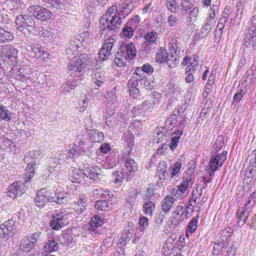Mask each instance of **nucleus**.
Segmentation results:
<instances>
[{
	"instance_id": "f257e3e1",
	"label": "nucleus",
	"mask_w": 256,
	"mask_h": 256,
	"mask_svg": "<svg viewBox=\"0 0 256 256\" xmlns=\"http://www.w3.org/2000/svg\"><path fill=\"white\" fill-rule=\"evenodd\" d=\"M92 60L87 54H80L70 58L68 64V74L72 77L81 76L90 68Z\"/></svg>"
},
{
	"instance_id": "f03ea898",
	"label": "nucleus",
	"mask_w": 256,
	"mask_h": 256,
	"mask_svg": "<svg viewBox=\"0 0 256 256\" xmlns=\"http://www.w3.org/2000/svg\"><path fill=\"white\" fill-rule=\"evenodd\" d=\"M136 49L132 42L122 44L116 54L114 62L118 67L126 65L128 60H133L136 56Z\"/></svg>"
},
{
	"instance_id": "7ed1b4c3",
	"label": "nucleus",
	"mask_w": 256,
	"mask_h": 256,
	"mask_svg": "<svg viewBox=\"0 0 256 256\" xmlns=\"http://www.w3.org/2000/svg\"><path fill=\"white\" fill-rule=\"evenodd\" d=\"M121 20L122 17L118 16L116 14L111 17H108V14H105L100 20V27L102 30H108L116 32L122 22Z\"/></svg>"
},
{
	"instance_id": "20e7f679",
	"label": "nucleus",
	"mask_w": 256,
	"mask_h": 256,
	"mask_svg": "<svg viewBox=\"0 0 256 256\" xmlns=\"http://www.w3.org/2000/svg\"><path fill=\"white\" fill-rule=\"evenodd\" d=\"M227 152L224 150L222 154H212L210 158L208 165L206 168L210 176H213L218 167H221L226 159Z\"/></svg>"
},
{
	"instance_id": "39448f33",
	"label": "nucleus",
	"mask_w": 256,
	"mask_h": 256,
	"mask_svg": "<svg viewBox=\"0 0 256 256\" xmlns=\"http://www.w3.org/2000/svg\"><path fill=\"white\" fill-rule=\"evenodd\" d=\"M16 28L20 32L24 30L32 32L35 28V20L32 16L27 14H18L15 20Z\"/></svg>"
},
{
	"instance_id": "423d86ee",
	"label": "nucleus",
	"mask_w": 256,
	"mask_h": 256,
	"mask_svg": "<svg viewBox=\"0 0 256 256\" xmlns=\"http://www.w3.org/2000/svg\"><path fill=\"white\" fill-rule=\"evenodd\" d=\"M28 11L34 18L41 21L49 20L52 16V12L48 10L40 5L30 6Z\"/></svg>"
},
{
	"instance_id": "0eeeda50",
	"label": "nucleus",
	"mask_w": 256,
	"mask_h": 256,
	"mask_svg": "<svg viewBox=\"0 0 256 256\" xmlns=\"http://www.w3.org/2000/svg\"><path fill=\"white\" fill-rule=\"evenodd\" d=\"M140 22V18L138 16H135L130 19L122 28L121 35L126 38H130L136 30Z\"/></svg>"
},
{
	"instance_id": "6e6552de",
	"label": "nucleus",
	"mask_w": 256,
	"mask_h": 256,
	"mask_svg": "<svg viewBox=\"0 0 256 256\" xmlns=\"http://www.w3.org/2000/svg\"><path fill=\"white\" fill-rule=\"evenodd\" d=\"M251 26L249 30L250 37L244 39V45L248 48L252 43L254 49H256V16H253L250 19Z\"/></svg>"
},
{
	"instance_id": "1a4fd4ad",
	"label": "nucleus",
	"mask_w": 256,
	"mask_h": 256,
	"mask_svg": "<svg viewBox=\"0 0 256 256\" xmlns=\"http://www.w3.org/2000/svg\"><path fill=\"white\" fill-rule=\"evenodd\" d=\"M26 192V188L22 182L16 181L8 187V196L15 198L22 196Z\"/></svg>"
},
{
	"instance_id": "9d476101",
	"label": "nucleus",
	"mask_w": 256,
	"mask_h": 256,
	"mask_svg": "<svg viewBox=\"0 0 256 256\" xmlns=\"http://www.w3.org/2000/svg\"><path fill=\"white\" fill-rule=\"evenodd\" d=\"M54 201L52 196L48 195V192L44 188L38 190L34 198V204L36 206L43 208L46 203L52 202Z\"/></svg>"
},
{
	"instance_id": "9b49d317",
	"label": "nucleus",
	"mask_w": 256,
	"mask_h": 256,
	"mask_svg": "<svg viewBox=\"0 0 256 256\" xmlns=\"http://www.w3.org/2000/svg\"><path fill=\"white\" fill-rule=\"evenodd\" d=\"M183 214H172L166 222L165 226L166 230L168 233L174 232L176 228L180 226V223L182 222L184 218H182Z\"/></svg>"
},
{
	"instance_id": "f8f14e48",
	"label": "nucleus",
	"mask_w": 256,
	"mask_h": 256,
	"mask_svg": "<svg viewBox=\"0 0 256 256\" xmlns=\"http://www.w3.org/2000/svg\"><path fill=\"white\" fill-rule=\"evenodd\" d=\"M252 206L253 204L252 207L242 206L236 212L237 224L238 226L242 227L244 223L246 224L248 218L252 212Z\"/></svg>"
},
{
	"instance_id": "ddd939ff",
	"label": "nucleus",
	"mask_w": 256,
	"mask_h": 256,
	"mask_svg": "<svg viewBox=\"0 0 256 256\" xmlns=\"http://www.w3.org/2000/svg\"><path fill=\"white\" fill-rule=\"evenodd\" d=\"M114 39L108 40L106 43L103 44L98 54L100 60L103 61L108 58L114 46Z\"/></svg>"
},
{
	"instance_id": "4468645a",
	"label": "nucleus",
	"mask_w": 256,
	"mask_h": 256,
	"mask_svg": "<svg viewBox=\"0 0 256 256\" xmlns=\"http://www.w3.org/2000/svg\"><path fill=\"white\" fill-rule=\"evenodd\" d=\"M157 34L155 32H148L144 36L146 41L142 44V48L145 52L148 53L154 44H156Z\"/></svg>"
},
{
	"instance_id": "2eb2a0df",
	"label": "nucleus",
	"mask_w": 256,
	"mask_h": 256,
	"mask_svg": "<svg viewBox=\"0 0 256 256\" xmlns=\"http://www.w3.org/2000/svg\"><path fill=\"white\" fill-rule=\"evenodd\" d=\"M88 199L84 194H80L76 202H74L72 204V208L74 211L79 214L82 213L86 209L87 206Z\"/></svg>"
},
{
	"instance_id": "dca6fc26",
	"label": "nucleus",
	"mask_w": 256,
	"mask_h": 256,
	"mask_svg": "<svg viewBox=\"0 0 256 256\" xmlns=\"http://www.w3.org/2000/svg\"><path fill=\"white\" fill-rule=\"evenodd\" d=\"M82 49V46L76 42V40L73 38L66 52L69 57L72 56H78V55Z\"/></svg>"
},
{
	"instance_id": "f3484780",
	"label": "nucleus",
	"mask_w": 256,
	"mask_h": 256,
	"mask_svg": "<svg viewBox=\"0 0 256 256\" xmlns=\"http://www.w3.org/2000/svg\"><path fill=\"white\" fill-rule=\"evenodd\" d=\"M52 196L54 201L52 202H55L57 204H62L68 202L70 200V195L69 193L64 192H55Z\"/></svg>"
},
{
	"instance_id": "a211bd4d",
	"label": "nucleus",
	"mask_w": 256,
	"mask_h": 256,
	"mask_svg": "<svg viewBox=\"0 0 256 256\" xmlns=\"http://www.w3.org/2000/svg\"><path fill=\"white\" fill-rule=\"evenodd\" d=\"M98 200L95 202L94 208L98 211H108L112 208V203L108 199Z\"/></svg>"
},
{
	"instance_id": "6ab92c4d",
	"label": "nucleus",
	"mask_w": 256,
	"mask_h": 256,
	"mask_svg": "<svg viewBox=\"0 0 256 256\" xmlns=\"http://www.w3.org/2000/svg\"><path fill=\"white\" fill-rule=\"evenodd\" d=\"M28 164L26 169V172L24 174V178L25 180V184L31 180L35 174V170L36 167V164L34 160L28 162Z\"/></svg>"
},
{
	"instance_id": "aec40b11",
	"label": "nucleus",
	"mask_w": 256,
	"mask_h": 256,
	"mask_svg": "<svg viewBox=\"0 0 256 256\" xmlns=\"http://www.w3.org/2000/svg\"><path fill=\"white\" fill-rule=\"evenodd\" d=\"M178 38L176 35L172 36L169 42V50L170 58L178 56L180 54V50L178 45Z\"/></svg>"
},
{
	"instance_id": "412c9836",
	"label": "nucleus",
	"mask_w": 256,
	"mask_h": 256,
	"mask_svg": "<svg viewBox=\"0 0 256 256\" xmlns=\"http://www.w3.org/2000/svg\"><path fill=\"white\" fill-rule=\"evenodd\" d=\"M100 170V168L98 166L95 167H90L86 168L84 170H82V178L84 176L89 178L90 180H96L98 178V176L100 174L98 172V170Z\"/></svg>"
},
{
	"instance_id": "4be33fe9",
	"label": "nucleus",
	"mask_w": 256,
	"mask_h": 256,
	"mask_svg": "<svg viewBox=\"0 0 256 256\" xmlns=\"http://www.w3.org/2000/svg\"><path fill=\"white\" fill-rule=\"evenodd\" d=\"M169 128H166L164 127L156 128V136L154 138V140L158 142H163L164 140H166L167 139H168L170 136Z\"/></svg>"
},
{
	"instance_id": "5701e85b",
	"label": "nucleus",
	"mask_w": 256,
	"mask_h": 256,
	"mask_svg": "<svg viewBox=\"0 0 256 256\" xmlns=\"http://www.w3.org/2000/svg\"><path fill=\"white\" fill-rule=\"evenodd\" d=\"M104 223L103 220L98 215H94L92 217L89 222L90 226L88 230L96 234V228L102 226Z\"/></svg>"
},
{
	"instance_id": "b1692460",
	"label": "nucleus",
	"mask_w": 256,
	"mask_h": 256,
	"mask_svg": "<svg viewBox=\"0 0 256 256\" xmlns=\"http://www.w3.org/2000/svg\"><path fill=\"white\" fill-rule=\"evenodd\" d=\"M176 201V200L172 196H166L161 202L162 212H168Z\"/></svg>"
},
{
	"instance_id": "393cba45",
	"label": "nucleus",
	"mask_w": 256,
	"mask_h": 256,
	"mask_svg": "<svg viewBox=\"0 0 256 256\" xmlns=\"http://www.w3.org/2000/svg\"><path fill=\"white\" fill-rule=\"evenodd\" d=\"M170 55L168 54L166 50H163L162 48H160L157 53L156 57V60L157 62L162 64L166 62V64H169V62L172 60L170 59Z\"/></svg>"
},
{
	"instance_id": "a878e982",
	"label": "nucleus",
	"mask_w": 256,
	"mask_h": 256,
	"mask_svg": "<svg viewBox=\"0 0 256 256\" xmlns=\"http://www.w3.org/2000/svg\"><path fill=\"white\" fill-rule=\"evenodd\" d=\"M3 53L4 57L7 58L8 60H12V61L17 58L18 51L12 45L6 46Z\"/></svg>"
},
{
	"instance_id": "bb28decb",
	"label": "nucleus",
	"mask_w": 256,
	"mask_h": 256,
	"mask_svg": "<svg viewBox=\"0 0 256 256\" xmlns=\"http://www.w3.org/2000/svg\"><path fill=\"white\" fill-rule=\"evenodd\" d=\"M34 246L33 242H30L26 236L21 240L19 248L23 252H30Z\"/></svg>"
},
{
	"instance_id": "cd10ccee",
	"label": "nucleus",
	"mask_w": 256,
	"mask_h": 256,
	"mask_svg": "<svg viewBox=\"0 0 256 256\" xmlns=\"http://www.w3.org/2000/svg\"><path fill=\"white\" fill-rule=\"evenodd\" d=\"M88 134L89 138L93 142H100L104 139V134L96 129L90 130Z\"/></svg>"
},
{
	"instance_id": "c85d7f7f",
	"label": "nucleus",
	"mask_w": 256,
	"mask_h": 256,
	"mask_svg": "<svg viewBox=\"0 0 256 256\" xmlns=\"http://www.w3.org/2000/svg\"><path fill=\"white\" fill-rule=\"evenodd\" d=\"M66 0H47V6L48 8L62 10L65 8Z\"/></svg>"
},
{
	"instance_id": "c756f323",
	"label": "nucleus",
	"mask_w": 256,
	"mask_h": 256,
	"mask_svg": "<svg viewBox=\"0 0 256 256\" xmlns=\"http://www.w3.org/2000/svg\"><path fill=\"white\" fill-rule=\"evenodd\" d=\"M141 120H134L131 122L130 125L128 126V131L132 132L136 135H140L142 133Z\"/></svg>"
},
{
	"instance_id": "7c9ffc66",
	"label": "nucleus",
	"mask_w": 256,
	"mask_h": 256,
	"mask_svg": "<svg viewBox=\"0 0 256 256\" xmlns=\"http://www.w3.org/2000/svg\"><path fill=\"white\" fill-rule=\"evenodd\" d=\"M167 164L164 162H162L159 164L158 166L156 175L159 177L160 180H164L168 175L166 170Z\"/></svg>"
},
{
	"instance_id": "2f4dec72",
	"label": "nucleus",
	"mask_w": 256,
	"mask_h": 256,
	"mask_svg": "<svg viewBox=\"0 0 256 256\" xmlns=\"http://www.w3.org/2000/svg\"><path fill=\"white\" fill-rule=\"evenodd\" d=\"M74 38L76 40V42L82 46L88 44L91 40V37L88 32H84Z\"/></svg>"
},
{
	"instance_id": "473e14b6",
	"label": "nucleus",
	"mask_w": 256,
	"mask_h": 256,
	"mask_svg": "<svg viewBox=\"0 0 256 256\" xmlns=\"http://www.w3.org/2000/svg\"><path fill=\"white\" fill-rule=\"evenodd\" d=\"M70 176V180L72 182L80 183L83 179L82 170L80 169L74 168L72 170V173Z\"/></svg>"
},
{
	"instance_id": "72a5a7b5",
	"label": "nucleus",
	"mask_w": 256,
	"mask_h": 256,
	"mask_svg": "<svg viewBox=\"0 0 256 256\" xmlns=\"http://www.w3.org/2000/svg\"><path fill=\"white\" fill-rule=\"evenodd\" d=\"M44 249L46 252H56L59 249V245L55 240H50L45 244Z\"/></svg>"
},
{
	"instance_id": "f704fd0d",
	"label": "nucleus",
	"mask_w": 256,
	"mask_h": 256,
	"mask_svg": "<svg viewBox=\"0 0 256 256\" xmlns=\"http://www.w3.org/2000/svg\"><path fill=\"white\" fill-rule=\"evenodd\" d=\"M94 195H98L100 198L109 199L112 197L113 194L111 192L104 190L102 188L96 189L92 191Z\"/></svg>"
},
{
	"instance_id": "c9c22d12",
	"label": "nucleus",
	"mask_w": 256,
	"mask_h": 256,
	"mask_svg": "<svg viewBox=\"0 0 256 256\" xmlns=\"http://www.w3.org/2000/svg\"><path fill=\"white\" fill-rule=\"evenodd\" d=\"M134 134L132 133V132L128 131L125 134L124 141L126 142V146L129 149V150H128L129 154H130V151L132 149V148L134 144Z\"/></svg>"
},
{
	"instance_id": "e433bc0d",
	"label": "nucleus",
	"mask_w": 256,
	"mask_h": 256,
	"mask_svg": "<svg viewBox=\"0 0 256 256\" xmlns=\"http://www.w3.org/2000/svg\"><path fill=\"white\" fill-rule=\"evenodd\" d=\"M12 38L13 36L11 32L0 27V44L4 43L8 40H10Z\"/></svg>"
},
{
	"instance_id": "4c0bfd02",
	"label": "nucleus",
	"mask_w": 256,
	"mask_h": 256,
	"mask_svg": "<svg viewBox=\"0 0 256 256\" xmlns=\"http://www.w3.org/2000/svg\"><path fill=\"white\" fill-rule=\"evenodd\" d=\"M154 208V204L150 201V200H146L142 206L144 214L149 216H152V212Z\"/></svg>"
},
{
	"instance_id": "58836bf2",
	"label": "nucleus",
	"mask_w": 256,
	"mask_h": 256,
	"mask_svg": "<svg viewBox=\"0 0 256 256\" xmlns=\"http://www.w3.org/2000/svg\"><path fill=\"white\" fill-rule=\"evenodd\" d=\"M224 144V138L218 136L212 146L211 154H216L217 152L220 150Z\"/></svg>"
},
{
	"instance_id": "ea45409f",
	"label": "nucleus",
	"mask_w": 256,
	"mask_h": 256,
	"mask_svg": "<svg viewBox=\"0 0 256 256\" xmlns=\"http://www.w3.org/2000/svg\"><path fill=\"white\" fill-rule=\"evenodd\" d=\"M213 23H212L210 20H206V22L204 23V26L201 28L200 32V36L203 38L206 36L212 30V27Z\"/></svg>"
},
{
	"instance_id": "a19ab883",
	"label": "nucleus",
	"mask_w": 256,
	"mask_h": 256,
	"mask_svg": "<svg viewBox=\"0 0 256 256\" xmlns=\"http://www.w3.org/2000/svg\"><path fill=\"white\" fill-rule=\"evenodd\" d=\"M176 132H178L179 135L172 136L171 138V142L169 144L170 148L172 150H174L176 149L178 146V140L180 139L181 136L182 134V131L180 132L179 130H176L173 133V134H177L178 133Z\"/></svg>"
},
{
	"instance_id": "79ce46f5",
	"label": "nucleus",
	"mask_w": 256,
	"mask_h": 256,
	"mask_svg": "<svg viewBox=\"0 0 256 256\" xmlns=\"http://www.w3.org/2000/svg\"><path fill=\"white\" fill-rule=\"evenodd\" d=\"M198 216L197 214L196 216L193 218L188 222L186 230L190 234H192L196 230L198 226Z\"/></svg>"
},
{
	"instance_id": "37998d69",
	"label": "nucleus",
	"mask_w": 256,
	"mask_h": 256,
	"mask_svg": "<svg viewBox=\"0 0 256 256\" xmlns=\"http://www.w3.org/2000/svg\"><path fill=\"white\" fill-rule=\"evenodd\" d=\"M67 224L66 221H62L59 219H52L50 226L54 230H59Z\"/></svg>"
},
{
	"instance_id": "c03bdc74",
	"label": "nucleus",
	"mask_w": 256,
	"mask_h": 256,
	"mask_svg": "<svg viewBox=\"0 0 256 256\" xmlns=\"http://www.w3.org/2000/svg\"><path fill=\"white\" fill-rule=\"evenodd\" d=\"M10 113L8 112V108L4 106H0V120H4L7 122L11 120Z\"/></svg>"
},
{
	"instance_id": "a18cd8bd",
	"label": "nucleus",
	"mask_w": 256,
	"mask_h": 256,
	"mask_svg": "<svg viewBox=\"0 0 256 256\" xmlns=\"http://www.w3.org/2000/svg\"><path fill=\"white\" fill-rule=\"evenodd\" d=\"M92 69L94 70L92 79L96 80V82H95L98 86H100V84H102V76L104 74L102 72V70L100 67L98 68H96V69H94L93 66H92Z\"/></svg>"
},
{
	"instance_id": "49530a36",
	"label": "nucleus",
	"mask_w": 256,
	"mask_h": 256,
	"mask_svg": "<svg viewBox=\"0 0 256 256\" xmlns=\"http://www.w3.org/2000/svg\"><path fill=\"white\" fill-rule=\"evenodd\" d=\"M125 166L130 172H134L137 170V164L134 160L130 158L126 160Z\"/></svg>"
},
{
	"instance_id": "de8ad7c7",
	"label": "nucleus",
	"mask_w": 256,
	"mask_h": 256,
	"mask_svg": "<svg viewBox=\"0 0 256 256\" xmlns=\"http://www.w3.org/2000/svg\"><path fill=\"white\" fill-rule=\"evenodd\" d=\"M112 90H113L108 92L107 93V94L106 96V99L108 102L111 104H114L118 102L117 96L115 93V92L116 90V88L114 87Z\"/></svg>"
},
{
	"instance_id": "09e8293b",
	"label": "nucleus",
	"mask_w": 256,
	"mask_h": 256,
	"mask_svg": "<svg viewBox=\"0 0 256 256\" xmlns=\"http://www.w3.org/2000/svg\"><path fill=\"white\" fill-rule=\"evenodd\" d=\"M140 84L148 90H152L154 88V83L150 79H140L139 80Z\"/></svg>"
},
{
	"instance_id": "8fccbe9b",
	"label": "nucleus",
	"mask_w": 256,
	"mask_h": 256,
	"mask_svg": "<svg viewBox=\"0 0 256 256\" xmlns=\"http://www.w3.org/2000/svg\"><path fill=\"white\" fill-rule=\"evenodd\" d=\"M11 232L10 229L6 227L4 224L0 225V238H6L8 239L10 237V235Z\"/></svg>"
},
{
	"instance_id": "3c124183",
	"label": "nucleus",
	"mask_w": 256,
	"mask_h": 256,
	"mask_svg": "<svg viewBox=\"0 0 256 256\" xmlns=\"http://www.w3.org/2000/svg\"><path fill=\"white\" fill-rule=\"evenodd\" d=\"M154 100H144L142 104L138 105V108L142 109L144 110H146L152 109L154 106Z\"/></svg>"
},
{
	"instance_id": "603ef678",
	"label": "nucleus",
	"mask_w": 256,
	"mask_h": 256,
	"mask_svg": "<svg viewBox=\"0 0 256 256\" xmlns=\"http://www.w3.org/2000/svg\"><path fill=\"white\" fill-rule=\"evenodd\" d=\"M72 237L70 234L68 233H64L62 236L61 242L62 244L68 246L72 243Z\"/></svg>"
},
{
	"instance_id": "864d4df0",
	"label": "nucleus",
	"mask_w": 256,
	"mask_h": 256,
	"mask_svg": "<svg viewBox=\"0 0 256 256\" xmlns=\"http://www.w3.org/2000/svg\"><path fill=\"white\" fill-rule=\"evenodd\" d=\"M42 233L40 232H38L34 233L32 234H30L28 236L26 237L28 239L30 240V242H32L34 243V245L35 246L36 242L41 240L42 238Z\"/></svg>"
},
{
	"instance_id": "5fc2aeb1",
	"label": "nucleus",
	"mask_w": 256,
	"mask_h": 256,
	"mask_svg": "<svg viewBox=\"0 0 256 256\" xmlns=\"http://www.w3.org/2000/svg\"><path fill=\"white\" fill-rule=\"evenodd\" d=\"M129 195L128 198L127 199V202L130 204L131 206L135 202L138 191L136 190L134 188H131L128 192Z\"/></svg>"
},
{
	"instance_id": "6e6d98bb",
	"label": "nucleus",
	"mask_w": 256,
	"mask_h": 256,
	"mask_svg": "<svg viewBox=\"0 0 256 256\" xmlns=\"http://www.w3.org/2000/svg\"><path fill=\"white\" fill-rule=\"evenodd\" d=\"M166 218V214L164 212H161L158 214H156L155 216V220L156 225L160 226L162 224L164 220Z\"/></svg>"
},
{
	"instance_id": "4d7b16f0",
	"label": "nucleus",
	"mask_w": 256,
	"mask_h": 256,
	"mask_svg": "<svg viewBox=\"0 0 256 256\" xmlns=\"http://www.w3.org/2000/svg\"><path fill=\"white\" fill-rule=\"evenodd\" d=\"M245 94V92H244L242 90L236 92L233 96L232 104L239 103L240 101L242 100V98H243Z\"/></svg>"
},
{
	"instance_id": "13d9d810",
	"label": "nucleus",
	"mask_w": 256,
	"mask_h": 256,
	"mask_svg": "<svg viewBox=\"0 0 256 256\" xmlns=\"http://www.w3.org/2000/svg\"><path fill=\"white\" fill-rule=\"evenodd\" d=\"M130 12V8L126 9L120 6L118 8V16L122 17V18H124Z\"/></svg>"
},
{
	"instance_id": "bf43d9fd",
	"label": "nucleus",
	"mask_w": 256,
	"mask_h": 256,
	"mask_svg": "<svg viewBox=\"0 0 256 256\" xmlns=\"http://www.w3.org/2000/svg\"><path fill=\"white\" fill-rule=\"evenodd\" d=\"M148 218L146 217H142L139 219L138 225L141 231H144L148 226Z\"/></svg>"
},
{
	"instance_id": "052dcab7",
	"label": "nucleus",
	"mask_w": 256,
	"mask_h": 256,
	"mask_svg": "<svg viewBox=\"0 0 256 256\" xmlns=\"http://www.w3.org/2000/svg\"><path fill=\"white\" fill-rule=\"evenodd\" d=\"M254 166V164L252 165H250L248 168L247 170L246 171L244 176L247 177H254V174L256 173V168H255Z\"/></svg>"
},
{
	"instance_id": "680f3d73",
	"label": "nucleus",
	"mask_w": 256,
	"mask_h": 256,
	"mask_svg": "<svg viewBox=\"0 0 256 256\" xmlns=\"http://www.w3.org/2000/svg\"><path fill=\"white\" fill-rule=\"evenodd\" d=\"M112 174L114 176V182L116 184L121 182L124 178V174L121 172L114 171L112 172Z\"/></svg>"
},
{
	"instance_id": "e2e57ef3",
	"label": "nucleus",
	"mask_w": 256,
	"mask_h": 256,
	"mask_svg": "<svg viewBox=\"0 0 256 256\" xmlns=\"http://www.w3.org/2000/svg\"><path fill=\"white\" fill-rule=\"evenodd\" d=\"M198 12V8H194L190 12L188 18L190 19V22L193 23L196 21V16Z\"/></svg>"
},
{
	"instance_id": "0e129e2a",
	"label": "nucleus",
	"mask_w": 256,
	"mask_h": 256,
	"mask_svg": "<svg viewBox=\"0 0 256 256\" xmlns=\"http://www.w3.org/2000/svg\"><path fill=\"white\" fill-rule=\"evenodd\" d=\"M194 1V0H182L181 4L182 9L185 11L190 10L192 8Z\"/></svg>"
},
{
	"instance_id": "69168bd1",
	"label": "nucleus",
	"mask_w": 256,
	"mask_h": 256,
	"mask_svg": "<svg viewBox=\"0 0 256 256\" xmlns=\"http://www.w3.org/2000/svg\"><path fill=\"white\" fill-rule=\"evenodd\" d=\"M166 6L168 10L172 12H176L177 10L176 1L175 0H168L166 2Z\"/></svg>"
},
{
	"instance_id": "338daca9",
	"label": "nucleus",
	"mask_w": 256,
	"mask_h": 256,
	"mask_svg": "<svg viewBox=\"0 0 256 256\" xmlns=\"http://www.w3.org/2000/svg\"><path fill=\"white\" fill-rule=\"evenodd\" d=\"M182 166V163L180 162H177L174 163L172 166V172L171 174V177L172 178L178 173H179Z\"/></svg>"
},
{
	"instance_id": "774afa93",
	"label": "nucleus",
	"mask_w": 256,
	"mask_h": 256,
	"mask_svg": "<svg viewBox=\"0 0 256 256\" xmlns=\"http://www.w3.org/2000/svg\"><path fill=\"white\" fill-rule=\"evenodd\" d=\"M18 72H20L21 74L26 76L30 78L31 70L28 66H22L19 68Z\"/></svg>"
}]
</instances>
